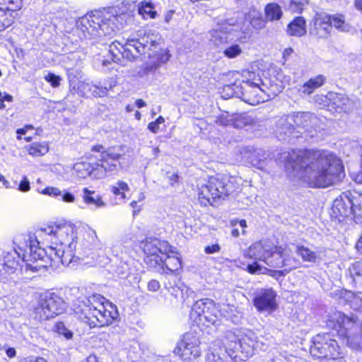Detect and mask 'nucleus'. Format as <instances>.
Segmentation results:
<instances>
[{
	"label": "nucleus",
	"mask_w": 362,
	"mask_h": 362,
	"mask_svg": "<svg viewBox=\"0 0 362 362\" xmlns=\"http://www.w3.org/2000/svg\"><path fill=\"white\" fill-rule=\"evenodd\" d=\"M349 194V192H344L334 201L332 210L337 216H348L351 212L355 213L356 208H361L359 197L351 199Z\"/></svg>",
	"instance_id": "obj_15"
},
{
	"label": "nucleus",
	"mask_w": 362,
	"mask_h": 362,
	"mask_svg": "<svg viewBox=\"0 0 362 362\" xmlns=\"http://www.w3.org/2000/svg\"><path fill=\"white\" fill-rule=\"evenodd\" d=\"M178 175L176 173H173L168 176V180L171 185H174L178 181Z\"/></svg>",
	"instance_id": "obj_60"
},
{
	"label": "nucleus",
	"mask_w": 362,
	"mask_h": 362,
	"mask_svg": "<svg viewBox=\"0 0 362 362\" xmlns=\"http://www.w3.org/2000/svg\"><path fill=\"white\" fill-rule=\"evenodd\" d=\"M200 341L197 334L189 332L185 334L178 344L182 362H195L200 356Z\"/></svg>",
	"instance_id": "obj_14"
},
{
	"label": "nucleus",
	"mask_w": 362,
	"mask_h": 362,
	"mask_svg": "<svg viewBox=\"0 0 362 362\" xmlns=\"http://www.w3.org/2000/svg\"><path fill=\"white\" fill-rule=\"evenodd\" d=\"M5 266L8 268L7 272H13V270L18 266V262L16 261H13L11 262L8 261L5 262Z\"/></svg>",
	"instance_id": "obj_59"
},
{
	"label": "nucleus",
	"mask_w": 362,
	"mask_h": 362,
	"mask_svg": "<svg viewBox=\"0 0 362 362\" xmlns=\"http://www.w3.org/2000/svg\"><path fill=\"white\" fill-rule=\"evenodd\" d=\"M351 306L355 310L362 311V298L358 296H354L353 300L351 301Z\"/></svg>",
	"instance_id": "obj_53"
},
{
	"label": "nucleus",
	"mask_w": 362,
	"mask_h": 362,
	"mask_svg": "<svg viewBox=\"0 0 362 362\" xmlns=\"http://www.w3.org/2000/svg\"><path fill=\"white\" fill-rule=\"evenodd\" d=\"M308 0H291L292 6L293 10L296 11H300L303 7L308 4Z\"/></svg>",
	"instance_id": "obj_52"
},
{
	"label": "nucleus",
	"mask_w": 362,
	"mask_h": 362,
	"mask_svg": "<svg viewBox=\"0 0 362 362\" xmlns=\"http://www.w3.org/2000/svg\"><path fill=\"white\" fill-rule=\"evenodd\" d=\"M284 250L281 246L274 245V248L271 250L267 264L274 267H288L285 269V274H288L293 269L296 268V261L293 258L285 257Z\"/></svg>",
	"instance_id": "obj_17"
},
{
	"label": "nucleus",
	"mask_w": 362,
	"mask_h": 362,
	"mask_svg": "<svg viewBox=\"0 0 362 362\" xmlns=\"http://www.w3.org/2000/svg\"><path fill=\"white\" fill-rule=\"evenodd\" d=\"M287 33L292 36L301 37L306 33L305 21L303 17L296 18L288 25Z\"/></svg>",
	"instance_id": "obj_27"
},
{
	"label": "nucleus",
	"mask_w": 362,
	"mask_h": 362,
	"mask_svg": "<svg viewBox=\"0 0 362 362\" xmlns=\"http://www.w3.org/2000/svg\"><path fill=\"white\" fill-rule=\"evenodd\" d=\"M266 268L259 265L257 262L253 264H248L247 267V271L252 274H259L264 273Z\"/></svg>",
	"instance_id": "obj_49"
},
{
	"label": "nucleus",
	"mask_w": 362,
	"mask_h": 362,
	"mask_svg": "<svg viewBox=\"0 0 362 362\" xmlns=\"http://www.w3.org/2000/svg\"><path fill=\"white\" fill-rule=\"evenodd\" d=\"M227 348V342L224 346L214 345L207 354L206 362H233L235 358Z\"/></svg>",
	"instance_id": "obj_23"
},
{
	"label": "nucleus",
	"mask_w": 362,
	"mask_h": 362,
	"mask_svg": "<svg viewBox=\"0 0 362 362\" xmlns=\"http://www.w3.org/2000/svg\"><path fill=\"white\" fill-rule=\"evenodd\" d=\"M45 80L49 82L53 87L56 88L59 86L61 78L52 73H49L45 77Z\"/></svg>",
	"instance_id": "obj_50"
},
{
	"label": "nucleus",
	"mask_w": 362,
	"mask_h": 362,
	"mask_svg": "<svg viewBox=\"0 0 362 362\" xmlns=\"http://www.w3.org/2000/svg\"><path fill=\"white\" fill-rule=\"evenodd\" d=\"M243 180L239 177H210L205 183L198 186V200L204 206L212 204L217 199L239 192Z\"/></svg>",
	"instance_id": "obj_5"
},
{
	"label": "nucleus",
	"mask_w": 362,
	"mask_h": 362,
	"mask_svg": "<svg viewBox=\"0 0 362 362\" xmlns=\"http://www.w3.org/2000/svg\"><path fill=\"white\" fill-rule=\"evenodd\" d=\"M227 348L232 356L240 360H246L252 356L258 349H263V344L251 331L236 335L232 332L226 334Z\"/></svg>",
	"instance_id": "obj_6"
},
{
	"label": "nucleus",
	"mask_w": 362,
	"mask_h": 362,
	"mask_svg": "<svg viewBox=\"0 0 362 362\" xmlns=\"http://www.w3.org/2000/svg\"><path fill=\"white\" fill-rule=\"evenodd\" d=\"M142 41L131 39L128 40L124 45L118 43L123 49V57L131 59L136 57V54L144 53L148 42L144 39H142Z\"/></svg>",
	"instance_id": "obj_21"
},
{
	"label": "nucleus",
	"mask_w": 362,
	"mask_h": 362,
	"mask_svg": "<svg viewBox=\"0 0 362 362\" xmlns=\"http://www.w3.org/2000/svg\"><path fill=\"white\" fill-rule=\"evenodd\" d=\"M79 88H81L83 90L88 88V90L92 92V95L94 97H104L107 94L106 88H104L103 86L99 87L95 85L90 86L88 84L81 83Z\"/></svg>",
	"instance_id": "obj_40"
},
{
	"label": "nucleus",
	"mask_w": 362,
	"mask_h": 362,
	"mask_svg": "<svg viewBox=\"0 0 362 362\" xmlns=\"http://www.w3.org/2000/svg\"><path fill=\"white\" fill-rule=\"evenodd\" d=\"M254 304L259 311H273L276 308L274 291L272 289H262L255 297Z\"/></svg>",
	"instance_id": "obj_19"
},
{
	"label": "nucleus",
	"mask_w": 362,
	"mask_h": 362,
	"mask_svg": "<svg viewBox=\"0 0 362 362\" xmlns=\"http://www.w3.org/2000/svg\"><path fill=\"white\" fill-rule=\"evenodd\" d=\"M64 305L60 297L53 293L45 295L35 308L34 317L39 322L48 320L63 313Z\"/></svg>",
	"instance_id": "obj_10"
},
{
	"label": "nucleus",
	"mask_w": 362,
	"mask_h": 362,
	"mask_svg": "<svg viewBox=\"0 0 362 362\" xmlns=\"http://www.w3.org/2000/svg\"><path fill=\"white\" fill-rule=\"evenodd\" d=\"M170 55L166 52H163L157 64H153L146 65V66L144 68L145 74L155 71L161 64L167 62L170 59Z\"/></svg>",
	"instance_id": "obj_42"
},
{
	"label": "nucleus",
	"mask_w": 362,
	"mask_h": 362,
	"mask_svg": "<svg viewBox=\"0 0 362 362\" xmlns=\"http://www.w3.org/2000/svg\"><path fill=\"white\" fill-rule=\"evenodd\" d=\"M329 337H330L329 334H317L313 338V345L310 347V354L313 356V349L315 348L316 349L317 346L320 344L325 351H327V343L329 341Z\"/></svg>",
	"instance_id": "obj_36"
},
{
	"label": "nucleus",
	"mask_w": 362,
	"mask_h": 362,
	"mask_svg": "<svg viewBox=\"0 0 362 362\" xmlns=\"http://www.w3.org/2000/svg\"><path fill=\"white\" fill-rule=\"evenodd\" d=\"M117 84V81L115 78H110L104 83V88H106L107 92L112 90Z\"/></svg>",
	"instance_id": "obj_54"
},
{
	"label": "nucleus",
	"mask_w": 362,
	"mask_h": 362,
	"mask_svg": "<svg viewBox=\"0 0 362 362\" xmlns=\"http://www.w3.org/2000/svg\"><path fill=\"white\" fill-rule=\"evenodd\" d=\"M122 155L117 152L116 148L110 147L102 151L100 158L95 163L96 170L94 174L96 179H101L106 176L107 173L115 171L117 168V162Z\"/></svg>",
	"instance_id": "obj_13"
},
{
	"label": "nucleus",
	"mask_w": 362,
	"mask_h": 362,
	"mask_svg": "<svg viewBox=\"0 0 362 362\" xmlns=\"http://www.w3.org/2000/svg\"><path fill=\"white\" fill-rule=\"evenodd\" d=\"M0 5L3 6L4 9L13 11L21 8V0H0Z\"/></svg>",
	"instance_id": "obj_45"
},
{
	"label": "nucleus",
	"mask_w": 362,
	"mask_h": 362,
	"mask_svg": "<svg viewBox=\"0 0 362 362\" xmlns=\"http://www.w3.org/2000/svg\"><path fill=\"white\" fill-rule=\"evenodd\" d=\"M13 23V18L8 11L0 7V31L9 27Z\"/></svg>",
	"instance_id": "obj_38"
},
{
	"label": "nucleus",
	"mask_w": 362,
	"mask_h": 362,
	"mask_svg": "<svg viewBox=\"0 0 362 362\" xmlns=\"http://www.w3.org/2000/svg\"><path fill=\"white\" fill-rule=\"evenodd\" d=\"M142 249L146 255V262L151 267H156L163 262V256L170 251L169 244L156 238H148L142 243Z\"/></svg>",
	"instance_id": "obj_12"
},
{
	"label": "nucleus",
	"mask_w": 362,
	"mask_h": 362,
	"mask_svg": "<svg viewBox=\"0 0 362 362\" xmlns=\"http://www.w3.org/2000/svg\"><path fill=\"white\" fill-rule=\"evenodd\" d=\"M286 122L291 126H296L302 128H313L319 123L318 118L310 112H293L287 116L286 119H281L279 121L280 125H284Z\"/></svg>",
	"instance_id": "obj_16"
},
{
	"label": "nucleus",
	"mask_w": 362,
	"mask_h": 362,
	"mask_svg": "<svg viewBox=\"0 0 362 362\" xmlns=\"http://www.w3.org/2000/svg\"><path fill=\"white\" fill-rule=\"evenodd\" d=\"M332 29L330 16L325 13H316L312 21L310 33L320 38L327 37Z\"/></svg>",
	"instance_id": "obj_18"
},
{
	"label": "nucleus",
	"mask_w": 362,
	"mask_h": 362,
	"mask_svg": "<svg viewBox=\"0 0 362 362\" xmlns=\"http://www.w3.org/2000/svg\"><path fill=\"white\" fill-rule=\"evenodd\" d=\"M222 314L218 305L209 298L197 300L192 308L190 318L198 326L215 325L220 320Z\"/></svg>",
	"instance_id": "obj_9"
},
{
	"label": "nucleus",
	"mask_w": 362,
	"mask_h": 362,
	"mask_svg": "<svg viewBox=\"0 0 362 362\" xmlns=\"http://www.w3.org/2000/svg\"><path fill=\"white\" fill-rule=\"evenodd\" d=\"M231 161L233 163L250 164L258 169L264 170L267 160L260 151L253 147L238 146L231 153Z\"/></svg>",
	"instance_id": "obj_11"
},
{
	"label": "nucleus",
	"mask_w": 362,
	"mask_h": 362,
	"mask_svg": "<svg viewBox=\"0 0 362 362\" xmlns=\"http://www.w3.org/2000/svg\"><path fill=\"white\" fill-rule=\"evenodd\" d=\"M254 123L252 117L246 113L233 114V126L235 128H243Z\"/></svg>",
	"instance_id": "obj_31"
},
{
	"label": "nucleus",
	"mask_w": 362,
	"mask_h": 362,
	"mask_svg": "<svg viewBox=\"0 0 362 362\" xmlns=\"http://www.w3.org/2000/svg\"><path fill=\"white\" fill-rule=\"evenodd\" d=\"M127 13H119L115 8L92 11L81 18L78 30L85 39H96L113 34L126 22Z\"/></svg>",
	"instance_id": "obj_3"
},
{
	"label": "nucleus",
	"mask_w": 362,
	"mask_h": 362,
	"mask_svg": "<svg viewBox=\"0 0 362 362\" xmlns=\"http://www.w3.org/2000/svg\"><path fill=\"white\" fill-rule=\"evenodd\" d=\"M330 318L339 326L347 345L352 349L362 350V324L358 317L354 314L347 315L336 311L332 314Z\"/></svg>",
	"instance_id": "obj_8"
},
{
	"label": "nucleus",
	"mask_w": 362,
	"mask_h": 362,
	"mask_svg": "<svg viewBox=\"0 0 362 362\" xmlns=\"http://www.w3.org/2000/svg\"><path fill=\"white\" fill-rule=\"evenodd\" d=\"M349 272L354 280L362 281V260L354 263L349 267Z\"/></svg>",
	"instance_id": "obj_43"
},
{
	"label": "nucleus",
	"mask_w": 362,
	"mask_h": 362,
	"mask_svg": "<svg viewBox=\"0 0 362 362\" xmlns=\"http://www.w3.org/2000/svg\"><path fill=\"white\" fill-rule=\"evenodd\" d=\"M61 191L59 188L54 187H47L46 188L40 190L38 192L45 195H48L54 198H57L61 196Z\"/></svg>",
	"instance_id": "obj_48"
},
{
	"label": "nucleus",
	"mask_w": 362,
	"mask_h": 362,
	"mask_svg": "<svg viewBox=\"0 0 362 362\" xmlns=\"http://www.w3.org/2000/svg\"><path fill=\"white\" fill-rule=\"evenodd\" d=\"M326 78L323 75H317L310 78L307 82L301 86L298 91L300 95H309L312 94L316 89L321 87L325 82Z\"/></svg>",
	"instance_id": "obj_24"
},
{
	"label": "nucleus",
	"mask_w": 362,
	"mask_h": 362,
	"mask_svg": "<svg viewBox=\"0 0 362 362\" xmlns=\"http://www.w3.org/2000/svg\"><path fill=\"white\" fill-rule=\"evenodd\" d=\"M354 7L362 13V0H354Z\"/></svg>",
	"instance_id": "obj_63"
},
{
	"label": "nucleus",
	"mask_w": 362,
	"mask_h": 362,
	"mask_svg": "<svg viewBox=\"0 0 362 362\" xmlns=\"http://www.w3.org/2000/svg\"><path fill=\"white\" fill-rule=\"evenodd\" d=\"M274 245L268 241H260L252 244L247 250L245 256L256 261L267 262Z\"/></svg>",
	"instance_id": "obj_20"
},
{
	"label": "nucleus",
	"mask_w": 362,
	"mask_h": 362,
	"mask_svg": "<svg viewBox=\"0 0 362 362\" xmlns=\"http://www.w3.org/2000/svg\"><path fill=\"white\" fill-rule=\"evenodd\" d=\"M61 199L67 203H74L75 202V196L67 191H61Z\"/></svg>",
	"instance_id": "obj_51"
},
{
	"label": "nucleus",
	"mask_w": 362,
	"mask_h": 362,
	"mask_svg": "<svg viewBox=\"0 0 362 362\" xmlns=\"http://www.w3.org/2000/svg\"><path fill=\"white\" fill-rule=\"evenodd\" d=\"M19 189L22 192H28L30 189V182L26 177L21 182Z\"/></svg>",
	"instance_id": "obj_57"
},
{
	"label": "nucleus",
	"mask_w": 362,
	"mask_h": 362,
	"mask_svg": "<svg viewBox=\"0 0 362 362\" xmlns=\"http://www.w3.org/2000/svg\"><path fill=\"white\" fill-rule=\"evenodd\" d=\"M129 190V187L127 183L122 180L118 181L115 185L111 187V192L115 195L120 196L122 199H126L124 192Z\"/></svg>",
	"instance_id": "obj_39"
},
{
	"label": "nucleus",
	"mask_w": 362,
	"mask_h": 362,
	"mask_svg": "<svg viewBox=\"0 0 362 362\" xmlns=\"http://www.w3.org/2000/svg\"><path fill=\"white\" fill-rule=\"evenodd\" d=\"M139 13L145 18H155L156 16V11L153 10V4L151 2H142L139 8Z\"/></svg>",
	"instance_id": "obj_35"
},
{
	"label": "nucleus",
	"mask_w": 362,
	"mask_h": 362,
	"mask_svg": "<svg viewBox=\"0 0 362 362\" xmlns=\"http://www.w3.org/2000/svg\"><path fill=\"white\" fill-rule=\"evenodd\" d=\"M330 23L339 30H346L345 18L344 16L341 14L330 16Z\"/></svg>",
	"instance_id": "obj_41"
},
{
	"label": "nucleus",
	"mask_w": 362,
	"mask_h": 362,
	"mask_svg": "<svg viewBox=\"0 0 362 362\" xmlns=\"http://www.w3.org/2000/svg\"><path fill=\"white\" fill-rule=\"evenodd\" d=\"M354 180L356 182L362 184V170L356 175Z\"/></svg>",
	"instance_id": "obj_64"
},
{
	"label": "nucleus",
	"mask_w": 362,
	"mask_h": 362,
	"mask_svg": "<svg viewBox=\"0 0 362 362\" xmlns=\"http://www.w3.org/2000/svg\"><path fill=\"white\" fill-rule=\"evenodd\" d=\"M73 169L76 175L80 178L90 176L96 179V176L93 173L96 170L95 164L91 165L88 162H78L74 164Z\"/></svg>",
	"instance_id": "obj_26"
},
{
	"label": "nucleus",
	"mask_w": 362,
	"mask_h": 362,
	"mask_svg": "<svg viewBox=\"0 0 362 362\" xmlns=\"http://www.w3.org/2000/svg\"><path fill=\"white\" fill-rule=\"evenodd\" d=\"M242 52V49L238 45H233L227 47L223 54L228 58H235L239 56Z\"/></svg>",
	"instance_id": "obj_47"
},
{
	"label": "nucleus",
	"mask_w": 362,
	"mask_h": 362,
	"mask_svg": "<svg viewBox=\"0 0 362 362\" xmlns=\"http://www.w3.org/2000/svg\"><path fill=\"white\" fill-rule=\"evenodd\" d=\"M216 123L220 126H233V115H230L228 112L222 114L216 119Z\"/></svg>",
	"instance_id": "obj_46"
},
{
	"label": "nucleus",
	"mask_w": 362,
	"mask_h": 362,
	"mask_svg": "<svg viewBox=\"0 0 362 362\" xmlns=\"http://www.w3.org/2000/svg\"><path fill=\"white\" fill-rule=\"evenodd\" d=\"M28 129H33V127L31 125L25 126L24 128L18 129L16 133L20 135L25 134Z\"/></svg>",
	"instance_id": "obj_62"
},
{
	"label": "nucleus",
	"mask_w": 362,
	"mask_h": 362,
	"mask_svg": "<svg viewBox=\"0 0 362 362\" xmlns=\"http://www.w3.org/2000/svg\"><path fill=\"white\" fill-rule=\"evenodd\" d=\"M210 41L214 43L215 46H219L227 41L226 33L221 30H213L211 32Z\"/></svg>",
	"instance_id": "obj_37"
},
{
	"label": "nucleus",
	"mask_w": 362,
	"mask_h": 362,
	"mask_svg": "<svg viewBox=\"0 0 362 362\" xmlns=\"http://www.w3.org/2000/svg\"><path fill=\"white\" fill-rule=\"evenodd\" d=\"M118 43H120L118 41L112 42L108 48V53L111 56V60L113 62H119L121 61L122 58L123 57V49L120 47Z\"/></svg>",
	"instance_id": "obj_33"
},
{
	"label": "nucleus",
	"mask_w": 362,
	"mask_h": 362,
	"mask_svg": "<svg viewBox=\"0 0 362 362\" xmlns=\"http://www.w3.org/2000/svg\"><path fill=\"white\" fill-rule=\"evenodd\" d=\"M54 330L59 335L64 336L66 339H71L73 337V332L69 330L63 322H57L54 327Z\"/></svg>",
	"instance_id": "obj_44"
},
{
	"label": "nucleus",
	"mask_w": 362,
	"mask_h": 362,
	"mask_svg": "<svg viewBox=\"0 0 362 362\" xmlns=\"http://www.w3.org/2000/svg\"><path fill=\"white\" fill-rule=\"evenodd\" d=\"M49 151L47 143H34L28 146V153L33 156H41L46 154Z\"/></svg>",
	"instance_id": "obj_32"
},
{
	"label": "nucleus",
	"mask_w": 362,
	"mask_h": 362,
	"mask_svg": "<svg viewBox=\"0 0 362 362\" xmlns=\"http://www.w3.org/2000/svg\"><path fill=\"white\" fill-rule=\"evenodd\" d=\"M160 267L163 272L167 274H173L182 267V263L179 257L175 256L169 255V252L167 255L163 256V262L160 264H157Z\"/></svg>",
	"instance_id": "obj_25"
},
{
	"label": "nucleus",
	"mask_w": 362,
	"mask_h": 362,
	"mask_svg": "<svg viewBox=\"0 0 362 362\" xmlns=\"http://www.w3.org/2000/svg\"><path fill=\"white\" fill-rule=\"evenodd\" d=\"M48 235L50 244L42 248L39 242L29 238L24 250L23 260L27 267L33 272L40 271L48 267H57L59 264L69 265L76 257L77 240L74 239V228L69 224L47 226L39 230V235Z\"/></svg>",
	"instance_id": "obj_2"
},
{
	"label": "nucleus",
	"mask_w": 362,
	"mask_h": 362,
	"mask_svg": "<svg viewBox=\"0 0 362 362\" xmlns=\"http://www.w3.org/2000/svg\"><path fill=\"white\" fill-rule=\"evenodd\" d=\"M223 91L228 97H237L245 103L256 105L269 100V96L265 90L260 87L258 82L250 80L235 81V83L227 85Z\"/></svg>",
	"instance_id": "obj_7"
},
{
	"label": "nucleus",
	"mask_w": 362,
	"mask_h": 362,
	"mask_svg": "<svg viewBox=\"0 0 362 362\" xmlns=\"http://www.w3.org/2000/svg\"><path fill=\"white\" fill-rule=\"evenodd\" d=\"M74 310L78 318L90 327L108 326L118 316L116 307L100 294L79 301Z\"/></svg>",
	"instance_id": "obj_4"
},
{
	"label": "nucleus",
	"mask_w": 362,
	"mask_h": 362,
	"mask_svg": "<svg viewBox=\"0 0 362 362\" xmlns=\"http://www.w3.org/2000/svg\"><path fill=\"white\" fill-rule=\"evenodd\" d=\"M265 18L267 21H276L281 18L282 11L281 7L275 3H270L265 7Z\"/></svg>",
	"instance_id": "obj_29"
},
{
	"label": "nucleus",
	"mask_w": 362,
	"mask_h": 362,
	"mask_svg": "<svg viewBox=\"0 0 362 362\" xmlns=\"http://www.w3.org/2000/svg\"><path fill=\"white\" fill-rule=\"evenodd\" d=\"M296 252L301 257L303 261L315 262L317 259L316 253L305 246H298L296 248Z\"/></svg>",
	"instance_id": "obj_34"
},
{
	"label": "nucleus",
	"mask_w": 362,
	"mask_h": 362,
	"mask_svg": "<svg viewBox=\"0 0 362 362\" xmlns=\"http://www.w3.org/2000/svg\"><path fill=\"white\" fill-rule=\"evenodd\" d=\"M83 200L86 204L94 205L95 208H102L105 206L102 196L95 194V191L90 190L86 187L83 189Z\"/></svg>",
	"instance_id": "obj_28"
},
{
	"label": "nucleus",
	"mask_w": 362,
	"mask_h": 362,
	"mask_svg": "<svg viewBox=\"0 0 362 362\" xmlns=\"http://www.w3.org/2000/svg\"><path fill=\"white\" fill-rule=\"evenodd\" d=\"M160 288V284L156 280H151L148 284V289L151 291H157Z\"/></svg>",
	"instance_id": "obj_56"
},
{
	"label": "nucleus",
	"mask_w": 362,
	"mask_h": 362,
	"mask_svg": "<svg viewBox=\"0 0 362 362\" xmlns=\"http://www.w3.org/2000/svg\"><path fill=\"white\" fill-rule=\"evenodd\" d=\"M221 247L218 244L208 245L205 247L204 251L207 254H213L219 252Z\"/></svg>",
	"instance_id": "obj_55"
},
{
	"label": "nucleus",
	"mask_w": 362,
	"mask_h": 362,
	"mask_svg": "<svg viewBox=\"0 0 362 362\" xmlns=\"http://www.w3.org/2000/svg\"><path fill=\"white\" fill-rule=\"evenodd\" d=\"M316 349H313V356L318 358H327L330 359H337L343 358V354L340 351V348L336 340L332 339L329 337V341L327 343V351H325L320 344H318Z\"/></svg>",
	"instance_id": "obj_22"
},
{
	"label": "nucleus",
	"mask_w": 362,
	"mask_h": 362,
	"mask_svg": "<svg viewBox=\"0 0 362 362\" xmlns=\"http://www.w3.org/2000/svg\"><path fill=\"white\" fill-rule=\"evenodd\" d=\"M6 352V355L10 358H13L16 356V351L14 348H8V349H7Z\"/></svg>",
	"instance_id": "obj_61"
},
{
	"label": "nucleus",
	"mask_w": 362,
	"mask_h": 362,
	"mask_svg": "<svg viewBox=\"0 0 362 362\" xmlns=\"http://www.w3.org/2000/svg\"><path fill=\"white\" fill-rule=\"evenodd\" d=\"M148 129L153 134H156L159 131V125L155 122H151L148 124Z\"/></svg>",
	"instance_id": "obj_58"
},
{
	"label": "nucleus",
	"mask_w": 362,
	"mask_h": 362,
	"mask_svg": "<svg viewBox=\"0 0 362 362\" xmlns=\"http://www.w3.org/2000/svg\"><path fill=\"white\" fill-rule=\"evenodd\" d=\"M286 168L291 178L317 188L334 185L344 175L341 159L326 150H293L288 153Z\"/></svg>",
	"instance_id": "obj_1"
},
{
	"label": "nucleus",
	"mask_w": 362,
	"mask_h": 362,
	"mask_svg": "<svg viewBox=\"0 0 362 362\" xmlns=\"http://www.w3.org/2000/svg\"><path fill=\"white\" fill-rule=\"evenodd\" d=\"M329 100L332 102L333 105L337 108L346 111L347 107L349 105L350 100L346 95L341 93L331 94Z\"/></svg>",
	"instance_id": "obj_30"
}]
</instances>
